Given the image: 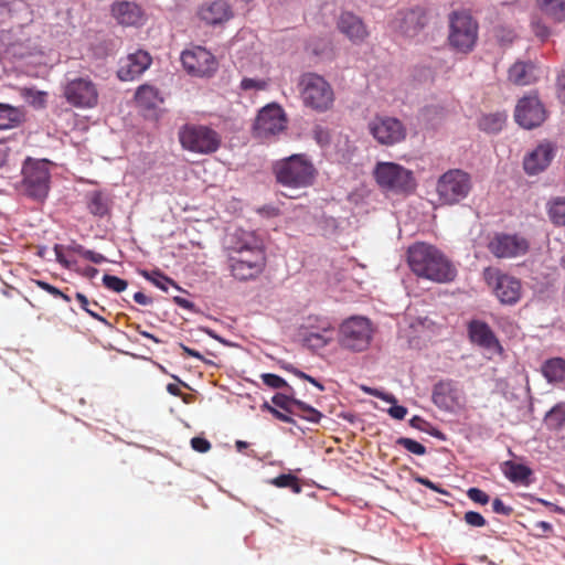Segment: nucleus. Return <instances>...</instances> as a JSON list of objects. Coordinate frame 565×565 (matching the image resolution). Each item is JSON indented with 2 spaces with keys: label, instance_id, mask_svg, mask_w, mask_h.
Masks as SVG:
<instances>
[{
  "label": "nucleus",
  "instance_id": "obj_47",
  "mask_svg": "<svg viewBox=\"0 0 565 565\" xmlns=\"http://www.w3.org/2000/svg\"><path fill=\"white\" fill-rule=\"evenodd\" d=\"M239 87L243 90H250V89L264 90L267 87V82L264 79L244 77L241 82Z\"/></svg>",
  "mask_w": 565,
  "mask_h": 565
},
{
  "label": "nucleus",
  "instance_id": "obj_40",
  "mask_svg": "<svg viewBox=\"0 0 565 565\" xmlns=\"http://www.w3.org/2000/svg\"><path fill=\"white\" fill-rule=\"evenodd\" d=\"M68 249L81 255L83 258H85L94 264H102L106 260V257L104 255L96 253L94 250L86 249V248H84V246H82L79 244L70 246Z\"/></svg>",
  "mask_w": 565,
  "mask_h": 565
},
{
  "label": "nucleus",
  "instance_id": "obj_42",
  "mask_svg": "<svg viewBox=\"0 0 565 565\" xmlns=\"http://www.w3.org/2000/svg\"><path fill=\"white\" fill-rule=\"evenodd\" d=\"M396 444L404 447L407 451L417 455V456H424L426 454V447L422 445L420 443L407 438V437H399L396 440Z\"/></svg>",
  "mask_w": 565,
  "mask_h": 565
},
{
  "label": "nucleus",
  "instance_id": "obj_52",
  "mask_svg": "<svg viewBox=\"0 0 565 565\" xmlns=\"http://www.w3.org/2000/svg\"><path fill=\"white\" fill-rule=\"evenodd\" d=\"M191 447L198 452H206L211 449V443L203 437H193Z\"/></svg>",
  "mask_w": 565,
  "mask_h": 565
},
{
  "label": "nucleus",
  "instance_id": "obj_16",
  "mask_svg": "<svg viewBox=\"0 0 565 565\" xmlns=\"http://www.w3.org/2000/svg\"><path fill=\"white\" fill-rule=\"evenodd\" d=\"M529 248V241L518 234L498 233L488 244V249L497 258L520 257L525 255Z\"/></svg>",
  "mask_w": 565,
  "mask_h": 565
},
{
  "label": "nucleus",
  "instance_id": "obj_36",
  "mask_svg": "<svg viewBox=\"0 0 565 565\" xmlns=\"http://www.w3.org/2000/svg\"><path fill=\"white\" fill-rule=\"evenodd\" d=\"M294 408H295V411L292 412V414L300 416L301 418H303L308 422H311V423L317 424L320 422V419L322 417V414L318 409L303 403L300 399L294 402Z\"/></svg>",
  "mask_w": 565,
  "mask_h": 565
},
{
  "label": "nucleus",
  "instance_id": "obj_61",
  "mask_svg": "<svg viewBox=\"0 0 565 565\" xmlns=\"http://www.w3.org/2000/svg\"><path fill=\"white\" fill-rule=\"evenodd\" d=\"M140 335L147 338V339H150L151 341H153L154 343L159 344V343H162V341L160 339H158L156 335L145 331L141 329L140 324H136L132 327Z\"/></svg>",
  "mask_w": 565,
  "mask_h": 565
},
{
  "label": "nucleus",
  "instance_id": "obj_2",
  "mask_svg": "<svg viewBox=\"0 0 565 565\" xmlns=\"http://www.w3.org/2000/svg\"><path fill=\"white\" fill-rule=\"evenodd\" d=\"M407 262L416 276L435 282H450L457 276L451 262L438 248L423 242L408 247Z\"/></svg>",
  "mask_w": 565,
  "mask_h": 565
},
{
  "label": "nucleus",
  "instance_id": "obj_22",
  "mask_svg": "<svg viewBox=\"0 0 565 565\" xmlns=\"http://www.w3.org/2000/svg\"><path fill=\"white\" fill-rule=\"evenodd\" d=\"M111 14L119 24L137 26L145 20L143 10L132 1H118L111 6Z\"/></svg>",
  "mask_w": 565,
  "mask_h": 565
},
{
  "label": "nucleus",
  "instance_id": "obj_44",
  "mask_svg": "<svg viewBox=\"0 0 565 565\" xmlns=\"http://www.w3.org/2000/svg\"><path fill=\"white\" fill-rule=\"evenodd\" d=\"M262 381L265 385L271 388H284L286 387L289 391H292V387L288 385V383L280 377L279 375L273 373H264L260 375Z\"/></svg>",
  "mask_w": 565,
  "mask_h": 565
},
{
  "label": "nucleus",
  "instance_id": "obj_48",
  "mask_svg": "<svg viewBox=\"0 0 565 565\" xmlns=\"http://www.w3.org/2000/svg\"><path fill=\"white\" fill-rule=\"evenodd\" d=\"M494 36L497 41L503 46L511 44L515 39L514 32L505 28L495 29Z\"/></svg>",
  "mask_w": 565,
  "mask_h": 565
},
{
  "label": "nucleus",
  "instance_id": "obj_26",
  "mask_svg": "<svg viewBox=\"0 0 565 565\" xmlns=\"http://www.w3.org/2000/svg\"><path fill=\"white\" fill-rule=\"evenodd\" d=\"M533 63L516 62L509 68L508 78L515 85L525 86L536 81Z\"/></svg>",
  "mask_w": 565,
  "mask_h": 565
},
{
  "label": "nucleus",
  "instance_id": "obj_14",
  "mask_svg": "<svg viewBox=\"0 0 565 565\" xmlns=\"http://www.w3.org/2000/svg\"><path fill=\"white\" fill-rule=\"evenodd\" d=\"M63 94L67 103L77 108H92L98 102L96 85L88 77L70 81Z\"/></svg>",
  "mask_w": 565,
  "mask_h": 565
},
{
  "label": "nucleus",
  "instance_id": "obj_25",
  "mask_svg": "<svg viewBox=\"0 0 565 565\" xmlns=\"http://www.w3.org/2000/svg\"><path fill=\"white\" fill-rule=\"evenodd\" d=\"M458 401V390L452 381H440L434 386L433 402L440 408L449 409Z\"/></svg>",
  "mask_w": 565,
  "mask_h": 565
},
{
  "label": "nucleus",
  "instance_id": "obj_19",
  "mask_svg": "<svg viewBox=\"0 0 565 565\" xmlns=\"http://www.w3.org/2000/svg\"><path fill=\"white\" fill-rule=\"evenodd\" d=\"M427 22V10L423 7H415L398 13L395 28L406 36H415L426 26Z\"/></svg>",
  "mask_w": 565,
  "mask_h": 565
},
{
  "label": "nucleus",
  "instance_id": "obj_45",
  "mask_svg": "<svg viewBox=\"0 0 565 565\" xmlns=\"http://www.w3.org/2000/svg\"><path fill=\"white\" fill-rule=\"evenodd\" d=\"M282 369L286 370L287 372L296 375L299 379L308 381L309 383L315 385L319 391H321V392L324 391V386L318 380H316L315 377H312V376L306 374L305 372L298 370L292 364H284Z\"/></svg>",
  "mask_w": 565,
  "mask_h": 565
},
{
  "label": "nucleus",
  "instance_id": "obj_8",
  "mask_svg": "<svg viewBox=\"0 0 565 565\" xmlns=\"http://www.w3.org/2000/svg\"><path fill=\"white\" fill-rule=\"evenodd\" d=\"M449 29L448 41L451 47L461 53L473 50L478 40V23L468 12H452Z\"/></svg>",
  "mask_w": 565,
  "mask_h": 565
},
{
  "label": "nucleus",
  "instance_id": "obj_59",
  "mask_svg": "<svg viewBox=\"0 0 565 565\" xmlns=\"http://www.w3.org/2000/svg\"><path fill=\"white\" fill-rule=\"evenodd\" d=\"M174 303H177L179 307L192 311L194 309V303L185 298L182 297H174L173 298Z\"/></svg>",
  "mask_w": 565,
  "mask_h": 565
},
{
  "label": "nucleus",
  "instance_id": "obj_5",
  "mask_svg": "<svg viewBox=\"0 0 565 565\" xmlns=\"http://www.w3.org/2000/svg\"><path fill=\"white\" fill-rule=\"evenodd\" d=\"M471 175L461 169H450L436 183L438 200L444 205H456L467 199L472 190Z\"/></svg>",
  "mask_w": 565,
  "mask_h": 565
},
{
  "label": "nucleus",
  "instance_id": "obj_4",
  "mask_svg": "<svg viewBox=\"0 0 565 565\" xmlns=\"http://www.w3.org/2000/svg\"><path fill=\"white\" fill-rule=\"evenodd\" d=\"M50 183L49 161L28 158L22 167L20 191L28 198L42 202L49 194Z\"/></svg>",
  "mask_w": 565,
  "mask_h": 565
},
{
  "label": "nucleus",
  "instance_id": "obj_20",
  "mask_svg": "<svg viewBox=\"0 0 565 565\" xmlns=\"http://www.w3.org/2000/svg\"><path fill=\"white\" fill-rule=\"evenodd\" d=\"M555 148L551 142L540 143L524 158V170L529 174H537L546 169L554 158Z\"/></svg>",
  "mask_w": 565,
  "mask_h": 565
},
{
  "label": "nucleus",
  "instance_id": "obj_1",
  "mask_svg": "<svg viewBox=\"0 0 565 565\" xmlns=\"http://www.w3.org/2000/svg\"><path fill=\"white\" fill-rule=\"evenodd\" d=\"M228 263L231 273L236 279L256 278L266 265L262 241L252 232H236L228 246Z\"/></svg>",
  "mask_w": 565,
  "mask_h": 565
},
{
  "label": "nucleus",
  "instance_id": "obj_60",
  "mask_svg": "<svg viewBox=\"0 0 565 565\" xmlns=\"http://www.w3.org/2000/svg\"><path fill=\"white\" fill-rule=\"evenodd\" d=\"M134 300L139 303V305H142V306H148L152 302L151 298L146 296L143 292L141 291H137L135 295H134Z\"/></svg>",
  "mask_w": 565,
  "mask_h": 565
},
{
  "label": "nucleus",
  "instance_id": "obj_41",
  "mask_svg": "<svg viewBox=\"0 0 565 565\" xmlns=\"http://www.w3.org/2000/svg\"><path fill=\"white\" fill-rule=\"evenodd\" d=\"M331 335H332V328H331L330 323H327V326L322 328L321 333L310 332L308 335V340L310 342H313L315 345L324 347L331 341V339H332Z\"/></svg>",
  "mask_w": 565,
  "mask_h": 565
},
{
  "label": "nucleus",
  "instance_id": "obj_58",
  "mask_svg": "<svg viewBox=\"0 0 565 565\" xmlns=\"http://www.w3.org/2000/svg\"><path fill=\"white\" fill-rule=\"evenodd\" d=\"M53 249L56 257V262L61 264L63 267L70 268V262L65 258L63 254V246L56 244Z\"/></svg>",
  "mask_w": 565,
  "mask_h": 565
},
{
  "label": "nucleus",
  "instance_id": "obj_54",
  "mask_svg": "<svg viewBox=\"0 0 565 565\" xmlns=\"http://www.w3.org/2000/svg\"><path fill=\"white\" fill-rule=\"evenodd\" d=\"M532 30L541 40H546L550 36V29L539 20L532 22Z\"/></svg>",
  "mask_w": 565,
  "mask_h": 565
},
{
  "label": "nucleus",
  "instance_id": "obj_24",
  "mask_svg": "<svg viewBox=\"0 0 565 565\" xmlns=\"http://www.w3.org/2000/svg\"><path fill=\"white\" fill-rule=\"evenodd\" d=\"M468 334L472 343L486 349L501 348L488 323L480 320H472L468 324Z\"/></svg>",
  "mask_w": 565,
  "mask_h": 565
},
{
  "label": "nucleus",
  "instance_id": "obj_62",
  "mask_svg": "<svg viewBox=\"0 0 565 565\" xmlns=\"http://www.w3.org/2000/svg\"><path fill=\"white\" fill-rule=\"evenodd\" d=\"M416 481L436 492H439V493H443V491L438 488L437 484H435L433 481H430L429 479L427 478H424V477H418L416 478Z\"/></svg>",
  "mask_w": 565,
  "mask_h": 565
},
{
  "label": "nucleus",
  "instance_id": "obj_13",
  "mask_svg": "<svg viewBox=\"0 0 565 565\" xmlns=\"http://www.w3.org/2000/svg\"><path fill=\"white\" fill-rule=\"evenodd\" d=\"M287 118L284 109L277 104H269L263 107L254 124L256 137L267 139L286 129Z\"/></svg>",
  "mask_w": 565,
  "mask_h": 565
},
{
  "label": "nucleus",
  "instance_id": "obj_38",
  "mask_svg": "<svg viewBox=\"0 0 565 565\" xmlns=\"http://www.w3.org/2000/svg\"><path fill=\"white\" fill-rule=\"evenodd\" d=\"M270 483L277 488H290L294 493L301 492V486L298 478L291 473L279 475L278 477L271 479Z\"/></svg>",
  "mask_w": 565,
  "mask_h": 565
},
{
  "label": "nucleus",
  "instance_id": "obj_37",
  "mask_svg": "<svg viewBox=\"0 0 565 565\" xmlns=\"http://www.w3.org/2000/svg\"><path fill=\"white\" fill-rule=\"evenodd\" d=\"M545 423L551 429L558 430L565 424V404H556L545 416Z\"/></svg>",
  "mask_w": 565,
  "mask_h": 565
},
{
  "label": "nucleus",
  "instance_id": "obj_64",
  "mask_svg": "<svg viewBox=\"0 0 565 565\" xmlns=\"http://www.w3.org/2000/svg\"><path fill=\"white\" fill-rule=\"evenodd\" d=\"M558 97L565 103V73L559 77Z\"/></svg>",
  "mask_w": 565,
  "mask_h": 565
},
{
  "label": "nucleus",
  "instance_id": "obj_29",
  "mask_svg": "<svg viewBox=\"0 0 565 565\" xmlns=\"http://www.w3.org/2000/svg\"><path fill=\"white\" fill-rule=\"evenodd\" d=\"M501 470L503 475L515 483H529V478L532 475V470L522 463H516L512 460H508L501 463Z\"/></svg>",
  "mask_w": 565,
  "mask_h": 565
},
{
  "label": "nucleus",
  "instance_id": "obj_28",
  "mask_svg": "<svg viewBox=\"0 0 565 565\" xmlns=\"http://www.w3.org/2000/svg\"><path fill=\"white\" fill-rule=\"evenodd\" d=\"M110 203L109 196L103 191H92L86 195V205L89 213L98 217L109 213Z\"/></svg>",
  "mask_w": 565,
  "mask_h": 565
},
{
  "label": "nucleus",
  "instance_id": "obj_12",
  "mask_svg": "<svg viewBox=\"0 0 565 565\" xmlns=\"http://www.w3.org/2000/svg\"><path fill=\"white\" fill-rule=\"evenodd\" d=\"M483 276L501 303L514 305L520 300L522 286L519 279L492 267L486 268Z\"/></svg>",
  "mask_w": 565,
  "mask_h": 565
},
{
  "label": "nucleus",
  "instance_id": "obj_43",
  "mask_svg": "<svg viewBox=\"0 0 565 565\" xmlns=\"http://www.w3.org/2000/svg\"><path fill=\"white\" fill-rule=\"evenodd\" d=\"M103 284L107 289L115 292H121L126 290L128 286V282L125 279L108 274L104 275Z\"/></svg>",
  "mask_w": 565,
  "mask_h": 565
},
{
  "label": "nucleus",
  "instance_id": "obj_18",
  "mask_svg": "<svg viewBox=\"0 0 565 565\" xmlns=\"http://www.w3.org/2000/svg\"><path fill=\"white\" fill-rule=\"evenodd\" d=\"M151 63V55L147 51L138 50L120 61L117 75L121 81H134L148 70Z\"/></svg>",
  "mask_w": 565,
  "mask_h": 565
},
{
  "label": "nucleus",
  "instance_id": "obj_17",
  "mask_svg": "<svg viewBox=\"0 0 565 565\" xmlns=\"http://www.w3.org/2000/svg\"><path fill=\"white\" fill-rule=\"evenodd\" d=\"M515 121L525 129L541 126L546 119V110L536 96L521 98L514 111Z\"/></svg>",
  "mask_w": 565,
  "mask_h": 565
},
{
  "label": "nucleus",
  "instance_id": "obj_50",
  "mask_svg": "<svg viewBox=\"0 0 565 565\" xmlns=\"http://www.w3.org/2000/svg\"><path fill=\"white\" fill-rule=\"evenodd\" d=\"M465 522L473 527H482L487 524L486 519L476 511H467L463 515Z\"/></svg>",
  "mask_w": 565,
  "mask_h": 565
},
{
  "label": "nucleus",
  "instance_id": "obj_23",
  "mask_svg": "<svg viewBox=\"0 0 565 565\" xmlns=\"http://www.w3.org/2000/svg\"><path fill=\"white\" fill-rule=\"evenodd\" d=\"M199 15L207 24L215 25L228 21L233 12L226 0H209L200 8Z\"/></svg>",
  "mask_w": 565,
  "mask_h": 565
},
{
  "label": "nucleus",
  "instance_id": "obj_21",
  "mask_svg": "<svg viewBox=\"0 0 565 565\" xmlns=\"http://www.w3.org/2000/svg\"><path fill=\"white\" fill-rule=\"evenodd\" d=\"M338 29L351 42L360 44L369 36V31L361 18L352 12H342L338 20Z\"/></svg>",
  "mask_w": 565,
  "mask_h": 565
},
{
  "label": "nucleus",
  "instance_id": "obj_30",
  "mask_svg": "<svg viewBox=\"0 0 565 565\" xmlns=\"http://www.w3.org/2000/svg\"><path fill=\"white\" fill-rule=\"evenodd\" d=\"M542 374L548 383H559L565 380V360L552 358L542 365Z\"/></svg>",
  "mask_w": 565,
  "mask_h": 565
},
{
  "label": "nucleus",
  "instance_id": "obj_31",
  "mask_svg": "<svg viewBox=\"0 0 565 565\" xmlns=\"http://www.w3.org/2000/svg\"><path fill=\"white\" fill-rule=\"evenodd\" d=\"M137 103L147 109H154L162 103L159 90L150 85H142L136 92Z\"/></svg>",
  "mask_w": 565,
  "mask_h": 565
},
{
  "label": "nucleus",
  "instance_id": "obj_11",
  "mask_svg": "<svg viewBox=\"0 0 565 565\" xmlns=\"http://www.w3.org/2000/svg\"><path fill=\"white\" fill-rule=\"evenodd\" d=\"M184 71L194 77H212L218 67L216 57L203 46H193L181 53Z\"/></svg>",
  "mask_w": 565,
  "mask_h": 565
},
{
  "label": "nucleus",
  "instance_id": "obj_51",
  "mask_svg": "<svg viewBox=\"0 0 565 565\" xmlns=\"http://www.w3.org/2000/svg\"><path fill=\"white\" fill-rule=\"evenodd\" d=\"M76 299L79 302L82 309L85 310L90 317L98 321L106 322V320L103 317H100L97 312L89 308L90 302L84 294L77 292Z\"/></svg>",
  "mask_w": 565,
  "mask_h": 565
},
{
  "label": "nucleus",
  "instance_id": "obj_35",
  "mask_svg": "<svg viewBox=\"0 0 565 565\" xmlns=\"http://www.w3.org/2000/svg\"><path fill=\"white\" fill-rule=\"evenodd\" d=\"M548 216L553 224L565 226V198H555L548 203Z\"/></svg>",
  "mask_w": 565,
  "mask_h": 565
},
{
  "label": "nucleus",
  "instance_id": "obj_9",
  "mask_svg": "<svg viewBox=\"0 0 565 565\" xmlns=\"http://www.w3.org/2000/svg\"><path fill=\"white\" fill-rule=\"evenodd\" d=\"M373 332L372 323L367 318L351 317L340 326L339 343L344 349L362 352L370 347Z\"/></svg>",
  "mask_w": 565,
  "mask_h": 565
},
{
  "label": "nucleus",
  "instance_id": "obj_34",
  "mask_svg": "<svg viewBox=\"0 0 565 565\" xmlns=\"http://www.w3.org/2000/svg\"><path fill=\"white\" fill-rule=\"evenodd\" d=\"M371 394L384 402L392 404L387 411L391 417L402 420L407 415V408L402 405H397V399L393 394L384 393L377 390H373Z\"/></svg>",
  "mask_w": 565,
  "mask_h": 565
},
{
  "label": "nucleus",
  "instance_id": "obj_39",
  "mask_svg": "<svg viewBox=\"0 0 565 565\" xmlns=\"http://www.w3.org/2000/svg\"><path fill=\"white\" fill-rule=\"evenodd\" d=\"M143 276L163 291H168V286H173L174 288L180 289V287L174 282L173 279L163 275L159 270H153L151 273L145 271Z\"/></svg>",
  "mask_w": 565,
  "mask_h": 565
},
{
  "label": "nucleus",
  "instance_id": "obj_55",
  "mask_svg": "<svg viewBox=\"0 0 565 565\" xmlns=\"http://www.w3.org/2000/svg\"><path fill=\"white\" fill-rule=\"evenodd\" d=\"M25 96H32L33 97L31 103L35 107L43 108L45 106V103H46V94L45 93H43V92H33V90L29 89L26 92Z\"/></svg>",
  "mask_w": 565,
  "mask_h": 565
},
{
  "label": "nucleus",
  "instance_id": "obj_46",
  "mask_svg": "<svg viewBox=\"0 0 565 565\" xmlns=\"http://www.w3.org/2000/svg\"><path fill=\"white\" fill-rule=\"evenodd\" d=\"M295 401H298V399L292 396H288V395L280 394V393L274 395L271 398V402L276 406H278L279 408H282L291 414L295 411V408H294Z\"/></svg>",
  "mask_w": 565,
  "mask_h": 565
},
{
  "label": "nucleus",
  "instance_id": "obj_15",
  "mask_svg": "<svg viewBox=\"0 0 565 565\" xmlns=\"http://www.w3.org/2000/svg\"><path fill=\"white\" fill-rule=\"evenodd\" d=\"M369 129L374 139L384 146H394L406 138L404 124L394 117L377 116L369 124Z\"/></svg>",
  "mask_w": 565,
  "mask_h": 565
},
{
  "label": "nucleus",
  "instance_id": "obj_32",
  "mask_svg": "<svg viewBox=\"0 0 565 565\" xmlns=\"http://www.w3.org/2000/svg\"><path fill=\"white\" fill-rule=\"evenodd\" d=\"M540 9L555 22L565 21V0H537Z\"/></svg>",
  "mask_w": 565,
  "mask_h": 565
},
{
  "label": "nucleus",
  "instance_id": "obj_33",
  "mask_svg": "<svg viewBox=\"0 0 565 565\" xmlns=\"http://www.w3.org/2000/svg\"><path fill=\"white\" fill-rule=\"evenodd\" d=\"M505 121L507 114L498 111L494 114L483 115L479 120V127L483 131L495 134L501 131Z\"/></svg>",
  "mask_w": 565,
  "mask_h": 565
},
{
  "label": "nucleus",
  "instance_id": "obj_27",
  "mask_svg": "<svg viewBox=\"0 0 565 565\" xmlns=\"http://www.w3.org/2000/svg\"><path fill=\"white\" fill-rule=\"evenodd\" d=\"M24 116L22 108L0 103V130L19 127L24 121Z\"/></svg>",
  "mask_w": 565,
  "mask_h": 565
},
{
  "label": "nucleus",
  "instance_id": "obj_56",
  "mask_svg": "<svg viewBox=\"0 0 565 565\" xmlns=\"http://www.w3.org/2000/svg\"><path fill=\"white\" fill-rule=\"evenodd\" d=\"M33 282H34L38 287H40L41 289H43V290L47 291L50 295H52V296H53V297H55V298H58V295H62V291H61L58 288H56V287H54V286L50 285V284H49V282H46V281H43V280H33Z\"/></svg>",
  "mask_w": 565,
  "mask_h": 565
},
{
  "label": "nucleus",
  "instance_id": "obj_63",
  "mask_svg": "<svg viewBox=\"0 0 565 565\" xmlns=\"http://www.w3.org/2000/svg\"><path fill=\"white\" fill-rule=\"evenodd\" d=\"M264 407L267 408L277 419L282 420L285 423L290 422V418L287 415L280 413L279 411L269 406L268 404H265Z\"/></svg>",
  "mask_w": 565,
  "mask_h": 565
},
{
  "label": "nucleus",
  "instance_id": "obj_6",
  "mask_svg": "<svg viewBox=\"0 0 565 565\" xmlns=\"http://www.w3.org/2000/svg\"><path fill=\"white\" fill-rule=\"evenodd\" d=\"M300 96L305 106L318 113L329 110L334 103L331 85L315 73L303 74L299 82Z\"/></svg>",
  "mask_w": 565,
  "mask_h": 565
},
{
  "label": "nucleus",
  "instance_id": "obj_57",
  "mask_svg": "<svg viewBox=\"0 0 565 565\" xmlns=\"http://www.w3.org/2000/svg\"><path fill=\"white\" fill-rule=\"evenodd\" d=\"M409 425L413 428H416L422 431H425V430H427V427H430V424L427 420H425L423 417L417 416V415L414 416L413 418H411Z\"/></svg>",
  "mask_w": 565,
  "mask_h": 565
},
{
  "label": "nucleus",
  "instance_id": "obj_3",
  "mask_svg": "<svg viewBox=\"0 0 565 565\" xmlns=\"http://www.w3.org/2000/svg\"><path fill=\"white\" fill-rule=\"evenodd\" d=\"M273 172L277 183L291 191L311 186L318 173L311 160L302 153L276 161Z\"/></svg>",
  "mask_w": 565,
  "mask_h": 565
},
{
  "label": "nucleus",
  "instance_id": "obj_7",
  "mask_svg": "<svg viewBox=\"0 0 565 565\" xmlns=\"http://www.w3.org/2000/svg\"><path fill=\"white\" fill-rule=\"evenodd\" d=\"M178 135L183 149L200 154L214 153L222 142L220 134L205 125L185 124Z\"/></svg>",
  "mask_w": 565,
  "mask_h": 565
},
{
  "label": "nucleus",
  "instance_id": "obj_53",
  "mask_svg": "<svg viewBox=\"0 0 565 565\" xmlns=\"http://www.w3.org/2000/svg\"><path fill=\"white\" fill-rule=\"evenodd\" d=\"M492 510L494 513L507 515V516L511 515L513 512V509L509 505H505L504 502L499 498H495L492 501Z\"/></svg>",
  "mask_w": 565,
  "mask_h": 565
},
{
  "label": "nucleus",
  "instance_id": "obj_49",
  "mask_svg": "<svg viewBox=\"0 0 565 565\" xmlns=\"http://www.w3.org/2000/svg\"><path fill=\"white\" fill-rule=\"evenodd\" d=\"M467 497L475 503L486 505L490 501V497L479 488H470L467 491Z\"/></svg>",
  "mask_w": 565,
  "mask_h": 565
},
{
  "label": "nucleus",
  "instance_id": "obj_10",
  "mask_svg": "<svg viewBox=\"0 0 565 565\" xmlns=\"http://www.w3.org/2000/svg\"><path fill=\"white\" fill-rule=\"evenodd\" d=\"M373 173L383 190L402 193L415 188L413 172L395 162H377Z\"/></svg>",
  "mask_w": 565,
  "mask_h": 565
}]
</instances>
